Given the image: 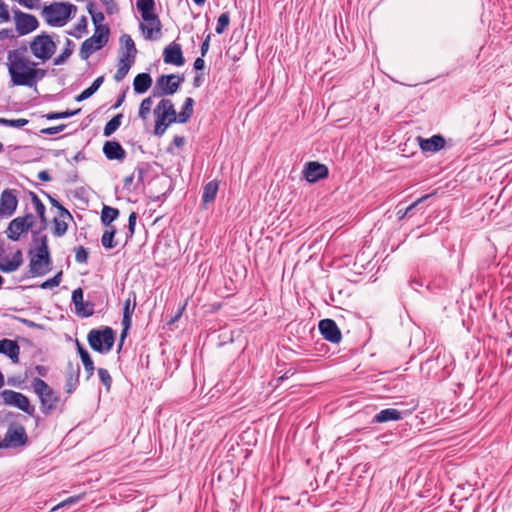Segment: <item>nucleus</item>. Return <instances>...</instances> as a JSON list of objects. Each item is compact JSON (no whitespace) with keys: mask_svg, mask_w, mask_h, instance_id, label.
Wrapping results in <instances>:
<instances>
[{"mask_svg":"<svg viewBox=\"0 0 512 512\" xmlns=\"http://www.w3.org/2000/svg\"><path fill=\"white\" fill-rule=\"evenodd\" d=\"M7 68L10 79L15 86L34 87L46 76V70L37 68L24 51L10 50L7 54Z\"/></svg>","mask_w":512,"mask_h":512,"instance_id":"1","label":"nucleus"},{"mask_svg":"<svg viewBox=\"0 0 512 512\" xmlns=\"http://www.w3.org/2000/svg\"><path fill=\"white\" fill-rule=\"evenodd\" d=\"M77 7L68 2H53L45 5L41 16L51 27H63L75 15Z\"/></svg>","mask_w":512,"mask_h":512,"instance_id":"2","label":"nucleus"},{"mask_svg":"<svg viewBox=\"0 0 512 512\" xmlns=\"http://www.w3.org/2000/svg\"><path fill=\"white\" fill-rule=\"evenodd\" d=\"M31 385L34 393L39 398L40 411L44 415H49L57 410L61 400L58 393L54 391L52 387H50L44 380L38 377L32 380Z\"/></svg>","mask_w":512,"mask_h":512,"instance_id":"3","label":"nucleus"},{"mask_svg":"<svg viewBox=\"0 0 512 512\" xmlns=\"http://www.w3.org/2000/svg\"><path fill=\"white\" fill-rule=\"evenodd\" d=\"M155 128L154 134L162 136L169 125L178 122V117L174 105L169 99H162L154 109Z\"/></svg>","mask_w":512,"mask_h":512,"instance_id":"4","label":"nucleus"},{"mask_svg":"<svg viewBox=\"0 0 512 512\" xmlns=\"http://www.w3.org/2000/svg\"><path fill=\"white\" fill-rule=\"evenodd\" d=\"M57 49V45L52 39V36L46 32L32 38L29 42V50L31 54L42 63L47 62L52 58Z\"/></svg>","mask_w":512,"mask_h":512,"instance_id":"5","label":"nucleus"},{"mask_svg":"<svg viewBox=\"0 0 512 512\" xmlns=\"http://www.w3.org/2000/svg\"><path fill=\"white\" fill-rule=\"evenodd\" d=\"M87 341L90 347L101 354L110 352L115 342V333L112 328L92 329L89 331Z\"/></svg>","mask_w":512,"mask_h":512,"instance_id":"6","label":"nucleus"},{"mask_svg":"<svg viewBox=\"0 0 512 512\" xmlns=\"http://www.w3.org/2000/svg\"><path fill=\"white\" fill-rule=\"evenodd\" d=\"M183 80L182 76L176 74L161 75L156 80L153 96L162 97L176 93Z\"/></svg>","mask_w":512,"mask_h":512,"instance_id":"7","label":"nucleus"},{"mask_svg":"<svg viewBox=\"0 0 512 512\" xmlns=\"http://www.w3.org/2000/svg\"><path fill=\"white\" fill-rule=\"evenodd\" d=\"M4 404L17 407L28 415H33L35 407L30 404L27 396L13 390H3L0 394Z\"/></svg>","mask_w":512,"mask_h":512,"instance_id":"8","label":"nucleus"},{"mask_svg":"<svg viewBox=\"0 0 512 512\" xmlns=\"http://www.w3.org/2000/svg\"><path fill=\"white\" fill-rule=\"evenodd\" d=\"M14 22L19 36L30 34L39 27V21L34 15L20 10L14 11Z\"/></svg>","mask_w":512,"mask_h":512,"instance_id":"9","label":"nucleus"},{"mask_svg":"<svg viewBox=\"0 0 512 512\" xmlns=\"http://www.w3.org/2000/svg\"><path fill=\"white\" fill-rule=\"evenodd\" d=\"M18 205L15 190L5 189L0 196V218L10 217Z\"/></svg>","mask_w":512,"mask_h":512,"instance_id":"10","label":"nucleus"},{"mask_svg":"<svg viewBox=\"0 0 512 512\" xmlns=\"http://www.w3.org/2000/svg\"><path fill=\"white\" fill-rule=\"evenodd\" d=\"M318 328L325 340L334 344L341 341L342 334L334 320L328 318L320 320Z\"/></svg>","mask_w":512,"mask_h":512,"instance_id":"11","label":"nucleus"},{"mask_svg":"<svg viewBox=\"0 0 512 512\" xmlns=\"http://www.w3.org/2000/svg\"><path fill=\"white\" fill-rule=\"evenodd\" d=\"M328 173L329 171L326 165L314 161L306 163L303 170L304 178L310 183H315L326 178Z\"/></svg>","mask_w":512,"mask_h":512,"instance_id":"12","label":"nucleus"},{"mask_svg":"<svg viewBox=\"0 0 512 512\" xmlns=\"http://www.w3.org/2000/svg\"><path fill=\"white\" fill-rule=\"evenodd\" d=\"M29 268L33 276H43L51 270V257L29 254Z\"/></svg>","mask_w":512,"mask_h":512,"instance_id":"13","label":"nucleus"},{"mask_svg":"<svg viewBox=\"0 0 512 512\" xmlns=\"http://www.w3.org/2000/svg\"><path fill=\"white\" fill-rule=\"evenodd\" d=\"M72 303L78 316L87 318L94 314V305L84 302V294L81 288H77L72 292Z\"/></svg>","mask_w":512,"mask_h":512,"instance_id":"14","label":"nucleus"},{"mask_svg":"<svg viewBox=\"0 0 512 512\" xmlns=\"http://www.w3.org/2000/svg\"><path fill=\"white\" fill-rule=\"evenodd\" d=\"M163 60L166 64L183 66L185 63V58L183 56L180 44L172 42L167 45L163 51Z\"/></svg>","mask_w":512,"mask_h":512,"instance_id":"15","label":"nucleus"},{"mask_svg":"<svg viewBox=\"0 0 512 512\" xmlns=\"http://www.w3.org/2000/svg\"><path fill=\"white\" fill-rule=\"evenodd\" d=\"M5 446L18 447L26 444L27 434L25 428L21 425L8 428L5 438Z\"/></svg>","mask_w":512,"mask_h":512,"instance_id":"16","label":"nucleus"},{"mask_svg":"<svg viewBox=\"0 0 512 512\" xmlns=\"http://www.w3.org/2000/svg\"><path fill=\"white\" fill-rule=\"evenodd\" d=\"M28 231L29 223L25 222V218L18 216L9 223L5 233L10 240L18 241L21 235Z\"/></svg>","mask_w":512,"mask_h":512,"instance_id":"17","label":"nucleus"},{"mask_svg":"<svg viewBox=\"0 0 512 512\" xmlns=\"http://www.w3.org/2000/svg\"><path fill=\"white\" fill-rule=\"evenodd\" d=\"M105 45L106 43L101 41L98 36H91L82 43L79 56L82 60H88L94 52L100 50Z\"/></svg>","mask_w":512,"mask_h":512,"instance_id":"18","label":"nucleus"},{"mask_svg":"<svg viewBox=\"0 0 512 512\" xmlns=\"http://www.w3.org/2000/svg\"><path fill=\"white\" fill-rule=\"evenodd\" d=\"M419 145L423 152L436 153L445 146V139L441 135H433L430 138L419 137Z\"/></svg>","mask_w":512,"mask_h":512,"instance_id":"19","label":"nucleus"},{"mask_svg":"<svg viewBox=\"0 0 512 512\" xmlns=\"http://www.w3.org/2000/svg\"><path fill=\"white\" fill-rule=\"evenodd\" d=\"M0 354L9 357L13 363H18L20 347L14 340L2 339L0 340Z\"/></svg>","mask_w":512,"mask_h":512,"instance_id":"20","label":"nucleus"},{"mask_svg":"<svg viewBox=\"0 0 512 512\" xmlns=\"http://www.w3.org/2000/svg\"><path fill=\"white\" fill-rule=\"evenodd\" d=\"M145 23L140 24V29L142 30L145 39L147 40H155L160 36L161 33V22L158 16L154 17L153 20L145 21Z\"/></svg>","mask_w":512,"mask_h":512,"instance_id":"21","label":"nucleus"},{"mask_svg":"<svg viewBox=\"0 0 512 512\" xmlns=\"http://www.w3.org/2000/svg\"><path fill=\"white\" fill-rule=\"evenodd\" d=\"M103 153L109 160H123L126 152L117 141H107L103 146Z\"/></svg>","mask_w":512,"mask_h":512,"instance_id":"22","label":"nucleus"},{"mask_svg":"<svg viewBox=\"0 0 512 512\" xmlns=\"http://www.w3.org/2000/svg\"><path fill=\"white\" fill-rule=\"evenodd\" d=\"M404 413L394 409L386 408L376 413L372 419V423H386L389 421H398L403 419Z\"/></svg>","mask_w":512,"mask_h":512,"instance_id":"23","label":"nucleus"},{"mask_svg":"<svg viewBox=\"0 0 512 512\" xmlns=\"http://www.w3.org/2000/svg\"><path fill=\"white\" fill-rule=\"evenodd\" d=\"M23 263V255L21 250H17L12 259L0 261V271L10 273L16 271Z\"/></svg>","mask_w":512,"mask_h":512,"instance_id":"24","label":"nucleus"},{"mask_svg":"<svg viewBox=\"0 0 512 512\" xmlns=\"http://www.w3.org/2000/svg\"><path fill=\"white\" fill-rule=\"evenodd\" d=\"M137 9L141 13L143 21L153 20L157 15L154 13L155 2L154 0H138L136 3Z\"/></svg>","mask_w":512,"mask_h":512,"instance_id":"25","label":"nucleus"},{"mask_svg":"<svg viewBox=\"0 0 512 512\" xmlns=\"http://www.w3.org/2000/svg\"><path fill=\"white\" fill-rule=\"evenodd\" d=\"M80 367L77 365L76 368L69 364V371L66 376L65 390L68 394L73 393L79 384Z\"/></svg>","mask_w":512,"mask_h":512,"instance_id":"26","label":"nucleus"},{"mask_svg":"<svg viewBox=\"0 0 512 512\" xmlns=\"http://www.w3.org/2000/svg\"><path fill=\"white\" fill-rule=\"evenodd\" d=\"M152 84V78L148 73H140L136 75L133 81L134 91L137 94L145 93Z\"/></svg>","mask_w":512,"mask_h":512,"instance_id":"27","label":"nucleus"},{"mask_svg":"<svg viewBox=\"0 0 512 512\" xmlns=\"http://www.w3.org/2000/svg\"><path fill=\"white\" fill-rule=\"evenodd\" d=\"M76 344H77V350L80 355L81 361L83 363L84 369L87 372L86 378L90 379V377H92V375L94 374V370H95L94 362H93L90 354L88 353V351L84 347H82L78 341L76 342Z\"/></svg>","mask_w":512,"mask_h":512,"instance_id":"28","label":"nucleus"},{"mask_svg":"<svg viewBox=\"0 0 512 512\" xmlns=\"http://www.w3.org/2000/svg\"><path fill=\"white\" fill-rule=\"evenodd\" d=\"M134 61L135 59L132 58L120 57L118 68L114 75L115 81L120 82L126 77Z\"/></svg>","mask_w":512,"mask_h":512,"instance_id":"29","label":"nucleus"},{"mask_svg":"<svg viewBox=\"0 0 512 512\" xmlns=\"http://www.w3.org/2000/svg\"><path fill=\"white\" fill-rule=\"evenodd\" d=\"M30 195H31V199H32V203L34 205L35 211H36L38 217L40 218V222H41L40 230H44L47 226V218L45 215V212H46L45 205L43 204V202L39 199V197L35 193L31 192Z\"/></svg>","mask_w":512,"mask_h":512,"instance_id":"30","label":"nucleus"},{"mask_svg":"<svg viewBox=\"0 0 512 512\" xmlns=\"http://www.w3.org/2000/svg\"><path fill=\"white\" fill-rule=\"evenodd\" d=\"M74 48V42L67 38L65 41V47L63 51L53 59V64L55 66L63 65L68 60V58L73 54Z\"/></svg>","mask_w":512,"mask_h":512,"instance_id":"31","label":"nucleus"},{"mask_svg":"<svg viewBox=\"0 0 512 512\" xmlns=\"http://www.w3.org/2000/svg\"><path fill=\"white\" fill-rule=\"evenodd\" d=\"M219 189L218 182L212 180L208 182L203 188L202 200L204 204L211 203L215 200Z\"/></svg>","mask_w":512,"mask_h":512,"instance_id":"32","label":"nucleus"},{"mask_svg":"<svg viewBox=\"0 0 512 512\" xmlns=\"http://www.w3.org/2000/svg\"><path fill=\"white\" fill-rule=\"evenodd\" d=\"M120 43L126 49V52L122 54V57L135 59L136 54H137V49H136L135 43H134L133 39L131 38V36L128 34H123L120 37Z\"/></svg>","mask_w":512,"mask_h":512,"instance_id":"33","label":"nucleus"},{"mask_svg":"<svg viewBox=\"0 0 512 512\" xmlns=\"http://www.w3.org/2000/svg\"><path fill=\"white\" fill-rule=\"evenodd\" d=\"M119 216V210L114 207L104 205L101 211V222L104 226L110 227L111 223Z\"/></svg>","mask_w":512,"mask_h":512,"instance_id":"34","label":"nucleus"},{"mask_svg":"<svg viewBox=\"0 0 512 512\" xmlns=\"http://www.w3.org/2000/svg\"><path fill=\"white\" fill-rule=\"evenodd\" d=\"M103 81H104V77L103 76H100V77L96 78L93 81V83L91 84L90 87H88L85 90H83L76 97V101L81 102V101H84V100L90 98L100 88V86L102 85Z\"/></svg>","mask_w":512,"mask_h":512,"instance_id":"35","label":"nucleus"},{"mask_svg":"<svg viewBox=\"0 0 512 512\" xmlns=\"http://www.w3.org/2000/svg\"><path fill=\"white\" fill-rule=\"evenodd\" d=\"M194 100L191 97L185 99L181 112L177 115L178 123H186L193 115Z\"/></svg>","mask_w":512,"mask_h":512,"instance_id":"36","label":"nucleus"},{"mask_svg":"<svg viewBox=\"0 0 512 512\" xmlns=\"http://www.w3.org/2000/svg\"><path fill=\"white\" fill-rule=\"evenodd\" d=\"M123 114L119 113L109 120L103 129V135L105 137L111 136L122 124Z\"/></svg>","mask_w":512,"mask_h":512,"instance_id":"37","label":"nucleus"},{"mask_svg":"<svg viewBox=\"0 0 512 512\" xmlns=\"http://www.w3.org/2000/svg\"><path fill=\"white\" fill-rule=\"evenodd\" d=\"M116 234V228L111 226L109 230H106L101 237V244L106 249H112L116 247L117 243L114 241Z\"/></svg>","mask_w":512,"mask_h":512,"instance_id":"38","label":"nucleus"},{"mask_svg":"<svg viewBox=\"0 0 512 512\" xmlns=\"http://www.w3.org/2000/svg\"><path fill=\"white\" fill-rule=\"evenodd\" d=\"M66 217H55L53 219V234L57 237L63 236L68 230V224L65 221Z\"/></svg>","mask_w":512,"mask_h":512,"instance_id":"39","label":"nucleus"},{"mask_svg":"<svg viewBox=\"0 0 512 512\" xmlns=\"http://www.w3.org/2000/svg\"><path fill=\"white\" fill-rule=\"evenodd\" d=\"M87 18L82 16L77 24L74 26L72 31H69L68 34L75 38H81L85 33H87Z\"/></svg>","mask_w":512,"mask_h":512,"instance_id":"40","label":"nucleus"},{"mask_svg":"<svg viewBox=\"0 0 512 512\" xmlns=\"http://www.w3.org/2000/svg\"><path fill=\"white\" fill-rule=\"evenodd\" d=\"M135 306H136V294H135V292H131L129 294V297L124 302L123 315L132 316L133 312L135 310Z\"/></svg>","mask_w":512,"mask_h":512,"instance_id":"41","label":"nucleus"},{"mask_svg":"<svg viewBox=\"0 0 512 512\" xmlns=\"http://www.w3.org/2000/svg\"><path fill=\"white\" fill-rule=\"evenodd\" d=\"M152 104H153V100L151 97H147L145 99L142 100L141 104H140V107H139V117L142 119V120H146L150 111H151V107H152Z\"/></svg>","mask_w":512,"mask_h":512,"instance_id":"42","label":"nucleus"},{"mask_svg":"<svg viewBox=\"0 0 512 512\" xmlns=\"http://www.w3.org/2000/svg\"><path fill=\"white\" fill-rule=\"evenodd\" d=\"M80 112V109H76L74 111L66 110L63 112H50L45 115L47 120H56V119H65L71 116H74Z\"/></svg>","mask_w":512,"mask_h":512,"instance_id":"43","label":"nucleus"},{"mask_svg":"<svg viewBox=\"0 0 512 512\" xmlns=\"http://www.w3.org/2000/svg\"><path fill=\"white\" fill-rule=\"evenodd\" d=\"M230 23V15L228 12L222 13L217 20L215 31L217 34H222Z\"/></svg>","mask_w":512,"mask_h":512,"instance_id":"44","label":"nucleus"},{"mask_svg":"<svg viewBox=\"0 0 512 512\" xmlns=\"http://www.w3.org/2000/svg\"><path fill=\"white\" fill-rule=\"evenodd\" d=\"M84 496H85V494H79V495L71 496V497L65 499L64 501L60 502L56 506H54L51 509V511L55 512V511H58L59 509H61L63 507L68 506V505L76 504L79 501H81L84 498Z\"/></svg>","mask_w":512,"mask_h":512,"instance_id":"45","label":"nucleus"},{"mask_svg":"<svg viewBox=\"0 0 512 512\" xmlns=\"http://www.w3.org/2000/svg\"><path fill=\"white\" fill-rule=\"evenodd\" d=\"M87 10H88L89 14L91 15L92 22H93L94 26H96V25H104L103 21L105 20V16H104V14L102 12H95L94 11V4L93 3H89L87 5Z\"/></svg>","mask_w":512,"mask_h":512,"instance_id":"46","label":"nucleus"},{"mask_svg":"<svg viewBox=\"0 0 512 512\" xmlns=\"http://www.w3.org/2000/svg\"><path fill=\"white\" fill-rule=\"evenodd\" d=\"M109 28L106 25L94 26V34L92 36H98L101 41L107 44L109 40Z\"/></svg>","mask_w":512,"mask_h":512,"instance_id":"47","label":"nucleus"},{"mask_svg":"<svg viewBox=\"0 0 512 512\" xmlns=\"http://www.w3.org/2000/svg\"><path fill=\"white\" fill-rule=\"evenodd\" d=\"M0 124L8 127L21 128L28 124V120L24 118L19 119H5L0 118Z\"/></svg>","mask_w":512,"mask_h":512,"instance_id":"48","label":"nucleus"},{"mask_svg":"<svg viewBox=\"0 0 512 512\" xmlns=\"http://www.w3.org/2000/svg\"><path fill=\"white\" fill-rule=\"evenodd\" d=\"M62 272H58L54 277L44 281L40 287L42 289H51L58 286L61 282Z\"/></svg>","mask_w":512,"mask_h":512,"instance_id":"49","label":"nucleus"},{"mask_svg":"<svg viewBox=\"0 0 512 512\" xmlns=\"http://www.w3.org/2000/svg\"><path fill=\"white\" fill-rule=\"evenodd\" d=\"M49 201L51 205L59 210L60 217H67L69 219H72L71 213L62 206V204L56 200L55 198L48 195Z\"/></svg>","mask_w":512,"mask_h":512,"instance_id":"50","label":"nucleus"},{"mask_svg":"<svg viewBox=\"0 0 512 512\" xmlns=\"http://www.w3.org/2000/svg\"><path fill=\"white\" fill-rule=\"evenodd\" d=\"M97 372L101 382L106 387V389L109 390L112 384V378L108 370L105 368H99Z\"/></svg>","mask_w":512,"mask_h":512,"instance_id":"51","label":"nucleus"},{"mask_svg":"<svg viewBox=\"0 0 512 512\" xmlns=\"http://www.w3.org/2000/svg\"><path fill=\"white\" fill-rule=\"evenodd\" d=\"M89 253L86 248L79 246L75 249V260L78 263H86L88 260Z\"/></svg>","mask_w":512,"mask_h":512,"instance_id":"52","label":"nucleus"},{"mask_svg":"<svg viewBox=\"0 0 512 512\" xmlns=\"http://www.w3.org/2000/svg\"><path fill=\"white\" fill-rule=\"evenodd\" d=\"M42 230L39 229V231H33L32 232V240L35 246L42 245L43 241L44 244H48V238L47 235L41 233Z\"/></svg>","mask_w":512,"mask_h":512,"instance_id":"53","label":"nucleus"},{"mask_svg":"<svg viewBox=\"0 0 512 512\" xmlns=\"http://www.w3.org/2000/svg\"><path fill=\"white\" fill-rule=\"evenodd\" d=\"M29 254H38L45 257H51L48 244H44V242L42 245L35 246L34 249L29 251Z\"/></svg>","mask_w":512,"mask_h":512,"instance_id":"54","label":"nucleus"},{"mask_svg":"<svg viewBox=\"0 0 512 512\" xmlns=\"http://www.w3.org/2000/svg\"><path fill=\"white\" fill-rule=\"evenodd\" d=\"M10 20V13L8 6L3 0H0V24L6 23Z\"/></svg>","mask_w":512,"mask_h":512,"instance_id":"55","label":"nucleus"},{"mask_svg":"<svg viewBox=\"0 0 512 512\" xmlns=\"http://www.w3.org/2000/svg\"><path fill=\"white\" fill-rule=\"evenodd\" d=\"M136 220H137V214L135 212H132L129 215V219H128V230H129V234L127 235L128 239L132 238L134 235L135 227H136Z\"/></svg>","mask_w":512,"mask_h":512,"instance_id":"56","label":"nucleus"},{"mask_svg":"<svg viewBox=\"0 0 512 512\" xmlns=\"http://www.w3.org/2000/svg\"><path fill=\"white\" fill-rule=\"evenodd\" d=\"M131 323H132V316H129V315L125 316V315H123V319H122L123 330H122V333H121V342L126 337L127 331L131 327Z\"/></svg>","mask_w":512,"mask_h":512,"instance_id":"57","label":"nucleus"},{"mask_svg":"<svg viewBox=\"0 0 512 512\" xmlns=\"http://www.w3.org/2000/svg\"><path fill=\"white\" fill-rule=\"evenodd\" d=\"M102 2V4L105 6L106 8V12L108 14H114L118 11V7H117V4L114 2V0H100Z\"/></svg>","mask_w":512,"mask_h":512,"instance_id":"58","label":"nucleus"},{"mask_svg":"<svg viewBox=\"0 0 512 512\" xmlns=\"http://www.w3.org/2000/svg\"><path fill=\"white\" fill-rule=\"evenodd\" d=\"M432 196V194H426L420 198H418L415 202H413L411 205H409L405 210L404 214H409L416 206H418L420 203L425 202L427 199H429Z\"/></svg>","mask_w":512,"mask_h":512,"instance_id":"59","label":"nucleus"},{"mask_svg":"<svg viewBox=\"0 0 512 512\" xmlns=\"http://www.w3.org/2000/svg\"><path fill=\"white\" fill-rule=\"evenodd\" d=\"M64 129H65V125L61 124V125H58L55 127L44 128L41 130V133L46 134V135H54V134L62 132Z\"/></svg>","mask_w":512,"mask_h":512,"instance_id":"60","label":"nucleus"},{"mask_svg":"<svg viewBox=\"0 0 512 512\" xmlns=\"http://www.w3.org/2000/svg\"><path fill=\"white\" fill-rule=\"evenodd\" d=\"M18 3L28 9H36L40 4V0H17Z\"/></svg>","mask_w":512,"mask_h":512,"instance_id":"61","label":"nucleus"},{"mask_svg":"<svg viewBox=\"0 0 512 512\" xmlns=\"http://www.w3.org/2000/svg\"><path fill=\"white\" fill-rule=\"evenodd\" d=\"M210 40H211V35L208 34L206 36V38L204 39V41L202 42V44H201L200 52H201V56L202 57H205L206 54L208 53V50H209V47H210Z\"/></svg>","mask_w":512,"mask_h":512,"instance_id":"62","label":"nucleus"},{"mask_svg":"<svg viewBox=\"0 0 512 512\" xmlns=\"http://www.w3.org/2000/svg\"><path fill=\"white\" fill-rule=\"evenodd\" d=\"M193 66L195 70H203L205 68V61L203 60V57L201 56L196 58Z\"/></svg>","mask_w":512,"mask_h":512,"instance_id":"63","label":"nucleus"},{"mask_svg":"<svg viewBox=\"0 0 512 512\" xmlns=\"http://www.w3.org/2000/svg\"><path fill=\"white\" fill-rule=\"evenodd\" d=\"M38 179L41 181L47 182V181L51 180V177H50V174L46 170H43L38 173Z\"/></svg>","mask_w":512,"mask_h":512,"instance_id":"64","label":"nucleus"}]
</instances>
